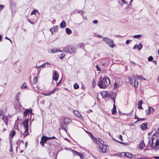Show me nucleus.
<instances>
[{
	"label": "nucleus",
	"mask_w": 159,
	"mask_h": 159,
	"mask_svg": "<svg viewBox=\"0 0 159 159\" xmlns=\"http://www.w3.org/2000/svg\"><path fill=\"white\" fill-rule=\"evenodd\" d=\"M148 144L149 147L152 148L158 149L159 148V137L154 134L152 138L149 139Z\"/></svg>",
	"instance_id": "obj_1"
},
{
	"label": "nucleus",
	"mask_w": 159,
	"mask_h": 159,
	"mask_svg": "<svg viewBox=\"0 0 159 159\" xmlns=\"http://www.w3.org/2000/svg\"><path fill=\"white\" fill-rule=\"evenodd\" d=\"M100 78V80L98 83V85L100 88L105 89L110 84V81L109 79L107 77H104L102 79Z\"/></svg>",
	"instance_id": "obj_2"
},
{
	"label": "nucleus",
	"mask_w": 159,
	"mask_h": 159,
	"mask_svg": "<svg viewBox=\"0 0 159 159\" xmlns=\"http://www.w3.org/2000/svg\"><path fill=\"white\" fill-rule=\"evenodd\" d=\"M104 93H106V95H107H107H109V94L108 92H105ZM116 93L115 92H111L109 93V95L112 98L113 100V101L114 102V105H113V108L112 110L111 111V113L112 114L114 115L116 114V106L115 105V98L116 97Z\"/></svg>",
	"instance_id": "obj_3"
},
{
	"label": "nucleus",
	"mask_w": 159,
	"mask_h": 159,
	"mask_svg": "<svg viewBox=\"0 0 159 159\" xmlns=\"http://www.w3.org/2000/svg\"><path fill=\"white\" fill-rule=\"evenodd\" d=\"M129 79L130 83L135 88H137L139 85V82L136 80L135 78L133 75L129 76Z\"/></svg>",
	"instance_id": "obj_4"
},
{
	"label": "nucleus",
	"mask_w": 159,
	"mask_h": 159,
	"mask_svg": "<svg viewBox=\"0 0 159 159\" xmlns=\"http://www.w3.org/2000/svg\"><path fill=\"white\" fill-rule=\"evenodd\" d=\"M28 122L29 120L28 119H26L25 121H23L22 123L24 128L25 129V134L24 135V137H25L27 135L29 134L28 133Z\"/></svg>",
	"instance_id": "obj_5"
},
{
	"label": "nucleus",
	"mask_w": 159,
	"mask_h": 159,
	"mask_svg": "<svg viewBox=\"0 0 159 159\" xmlns=\"http://www.w3.org/2000/svg\"><path fill=\"white\" fill-rule=\"evenodd\" d=\"M102 40L105 42L108 45L112 48L115 46L114 43L112 40L107 37H102Z\"/></svg>",
	"instance_id": "obj_6"
},
{
	"label": "nucleus",
	"mask_w": 159,
	"mask_h": 159,
	"mask_svg": "<svg viewBox=\"0 0 159 159\" xmlns=\"http://www.w3.org/2000/svg\"><path fill=\"white\" fill-rule=\"evenodd\" d=\"M63 50L64 52L67 53H73L75 51L74 48L69 46L64 48Z\"/></svg>",
	"instance_id": "obj_7"
},
{
	"label": "nucleus",
	"mask_w": 159,
	"mask_h": 159,
	"mask_svg": "<svg viewBox=\"0 0 159 159\" xmlns=\"http://www.w3.org/2000/svg\"><path fill=\"white\" fill-rule=\"evenodd\" d=\"M100 148L101 150V152H107L109 149V148L108 146L103 144L101 145Z\"/></svg>",
	"instance_id": "obj_8"
},
{
	"label": "nucleus",
	"mask_w": 159,
	"mask_h": 159,
	"mask_svg": "<svg viewBox=\"0 0 159 159\" xmlns=\"http://www.w3.org/2000/svg\"><path fill=\"white\" fill-rule=\"evenodd\" d=\"M0 118L2 119L5 121V124L7 125L8 122V117L7 116H4L3 114L1 112L0 113Z\"/></svg>",
	"instance_id": "obj_9"
},
{
	"label": "nucleus",
	"mask_w": 159,
	"mask_h": 159,
	"mask_svg": "<svg viewBox=\"0 0 159 159\" xmlns=\"http://www.w3.org/2000/svg\"><path fill=\"white\" fill-rule=\"evenodd\" d=\"M154 110L153 107H149L148 109L145 111L146 115H149L151 113H152Z\"/></svg>",
	"instance_id": "obj_10"
},
{
	"label": "nucleus",
	"mask_w": 159,
	"mask_h": 159,
	"mask_svg": "<svg viewBox=\"0 0 159 159\" xmlns=\"http://www.w3.org/2000/svg\"><path fill=\"white\" fill-rule=\"evenodd\" d=\"M62 120L63 121L64 123L66 124H68L70 123L71 121L70 118L66 117H63L62 118Z\"/></svg>",
	"instance_id": "obj_11"
},
{
	"label": "nucleus",
	"mask_w": 159,
	"mask_h": 159,
	"mask_svg": "<svg viewBox=\"0 0 159 159\" xmlns=\"http://www.w3.org/2000/svg\"><path fill=\"white\" fill-rule=\"evenodd\" d=\"M58 75L57 73V71L54 70L53 73L52 75L53 79L55 81H57L58 80Z\"/></svg>",
	"instance_id": "obj_12"
},
{
	"label": "nucleus",
	"mask_w": 159,
	"mask_h": 159,
	"mask_svg": "<svg viewBox=\"0 0 159 159\" xmlns=\"http://www.w3.org/2000/svg\"><path fill=\"white\" fill-rule=\"evenodd\" d=\"M120 156H126V157L129 158H133L132 157V155L129 152H122L121 153Z\"/></svg>",
	"instance_id": "obj_13"
},
{
	"label": "nucleus",
	"mask_w": 159,
	"mask_h": 159,
	"mask_svg": "<svg viewBox=\"0 0 159 159\" xmlns=\"http://www.w3.org/2000/svg\"><path fill=\"white\" fill-rule=\"evenodd\" d=\"M32 114V110L31 109H26L24 112V116L26 117L27 115Z\"/></svg>",
	"instance_id": "obj_14"
},
{
	"label": "nucleus",
	"mask_w": 159,
	"mask_h": 159,
	"mask_svg": "<svg viewBox=\"0 0 159 159\" xmlns=\"http://www.w3.org/2000/svg\"><path fill=\"white\" fill-rule=\"evenodd\" d=\"M73 113L74 115H75L76 116L78 117H79L81 118H83L82 115L78 111L76 110H74L73 111Z\"/></svg>",
	"instance_id": "obj_15"
},
{
	"label": "nucleus",
	"mask_w": 159,
	"mask_h": 159,
	"mask_svg": "<svg viewBox=\"0 0 159 159\" xmlns=\"http://www.w3.org/2000/svg\"><path fill=\"white\" fill-rule=\"evenodd\" d=\"M58 29V27L57 26H56L52 27L50 29V31L53 34L54 32H56L57 31Z\"/></svg>",
	"instance_id": "obj_16"
},
{
	"label": "nucleus",
	"mask_w": 159,
	"mask_h": 159,
	"mask_svg": "<svg viewBox=\"0 0 159 159\" xmlns=\"http://www.w3.org/2000/svg\"><path fill=\"white\" fill-rule=\"evenodd\" d=\"M66 124H65V123H64L61 122L60 123V126L61 128L64 130H65L66 132V127L67 125H66Z\"/></svg>",
	"instance_id": "obj_17"
},
{
	"label": "nucleus",
	"mask_w": 159,
	"mask_h": 159,
	"mask_svg": "<svg viewBox=\"0 0 159 159\" xmlns=\"http://www.w3.org/2000/svg\"><path fill=\"white\" fill-rule=\"evenodd\" d=\"M40 66H41L42 68H44L45 67H48L51 66V64L48 62H46L41 65Z\"/></svg>",
	"instance_id": "obj_18"
},
{
	"label": "nucleus",
	"mask_w": 159,
	"mask_h": 159,
	"mask_svg": "<svg viewBox=\"0 0 159 159\" xmlns=\"http://www.w3.org/2000/svg\"><path fill=\"white\" fill-rule=\"evenodd\" d=\"M95 143H97L98 144H101V145L104 143V141H102L101 139L98 138L96 140V141Z\"/></svg>",
	"instance_id": "obj_19"
},
{
	"label": "nucleus",
	"mask_w": 159,
	"mask_h": 159,
	"mask_svg": "<svg viewBox=\"0 0 159 159\" xmlns=\"http://www.w3.org/2000/svg\"><path fill=\"white\" fill-rule=\"evenodd\" d=\"M66 24L64 21H62L60 25V27L61 28H64L66 26Z\"/></svg>",
	"instance_id": "obj_20"
},
{
	"label": "nucleus",
	"mask_w": 159,
	"mask_h": 159,
	"mask_svg": "<svg viewBox=\"0 0 159 159\" xmlns=\"http://www.w3.org/2000/svg\"><path fill=\"white\" fill-rule=\"evenodd\" d=\"M63 51L61 50H59L58 49H57V48L54 49H53L51 50V53H55L58 52H62Z\"/></svg>",
	"instance_id": "obj_21"
},
{
	"label": "nucleus",
	"mask_w": 159,
	"mask_h": 159,
	"mask_svg": "<svg viewBox=\"0 0 159 159\" xmlns=\"http://www.w3.org/2000/svg\"><path fill=\"white\" fill-rule=\"evenodd\" d=\"M49 139V137H47L46 136H43L41 138V140H42L44 142H45L47 141Z\"/></svg>",
	"instance_id": "obj_22"
},
{
	"label": "nucleus",
	"mask_w": 159,
	"mask_h": 159,
	"mask_svg": "<svg viewBox=\"0 0 159 159\" xmlns=\"http://www.w3.org/2000/svg\"><path fill=\"white\" fill-rule=\"evenodd\" d=\"M147 126V124L146 123H144L141 125V127L143 130L146 129Z\"/></svg>",
	"instance_id": "obj_23"
},
{
	"label": "nucleus",
	"mask_w": 159,
	"mask_h": 159,
	"mask_svg": "<svg viewBox=\"0 0 159 159\" xmlns=\"http://www.w3.org/2000/svg\"><path fill=\"white\" fill-rule=\"evenodd\" d=\"M120 86L119 84L116 82H115L113 85V87L114 89H116Z\"/></svg>",
	"instance_id": "obj_24"
},
{
	"label": "nucleus",
	"mask_w": 159,
	"mask_h": 159,
	"mask_svg": "<svg viewBox=\"0 0 159 159\" xmlns=\"http://www.w3.org/2000/svg\"><path fill=\"white\" fill-rule=\"evenodd\" d=\"M145 147V144L144 143H140L139 146V148L140 149H143Z\"/></svg>",
	"instance_id": "obj_25"
},
{
	"label": "nucleus",
	"mask_w": 159,
	"mask_h": 159,
	"mask_svg": "<svg viewBox=\"0 0 159 159\" xmlns=\"http://www.w3.org/2000/svg\"><path fill=\"white\" fill-rule=\"evenodd\" d=\"M89 133L90 135L91 139L92 140V141L94 142H95L97 139L94 136L92 135L89 132Z\"/></svg>",
	"instance_id": "obj_26"
},
{
	"label": "nucleus",
	"mask_w": 159,
	"mask_h": 159,
	"mask_svg": "<svg viewBox=\"0 0 159 159\" xmlns=\"http://www.w3.org/2000/svg\"><path fill=\"white\" fill-rule=\"evenodd\" d=\"M59 89L58 88H56L54 89L53 90L50 92L51 94H54L55 92H57L59 90Z\"/></svg>",
	"instance_id": "obj_27"
},
{
	"label": "nucleus",
	"mask_w": 159,
	"mask_h": 159,
	"mask_svg": "<svg viewBox=\"0 0 159 159\" xmlns=\"http://www.w3.org/2000/svg\"><path fill=\"white\" fill-rule=\"evenodd\" d=\"M142 102L141 100L139 101V102L138 103V108L139 109H142Z\"/></svg>",
	"instance_id": "obj_28"
},
{
	"label": "nucleus",
	"mask_w": 159,
	"mask_h": 159,
	"mask_svg": "<svg viewBox=\"0 0 159 159\" xmlns=\"http://www.w3.org/2000/svg\"><path fill=\"white\" fill-rule=\"evenodd\" d=\"M137 75V77L139 79V80H146V79L144 78V77H143L142 76V75Z\"/></svg>",
	"instance_id": "obj_29"
},
{
	"label": "nucleus",
	"mask_w": 159,
	"mask_h": 159,
	"mask_svg": "<svg viewBox=\"0 0 159 159\" xmlns=\"http://www.w3.org/2000/svg\"><path fill=\"white\" fill-rule=\"evenodd\" d=\"M66 33L68 34H70L72 33L71 30L69 28H66Z\"/></svg>",
	"instance_id": "obj_30"
},
{
	"label": "nucleus",
	"mask_w": 159,
	"mask_h": 159,
	"mask_svg": "<svg viewBox=\"0 0 159 159\" xmlns=\"http://www.w3.org/2000/svg\"><path fill=\"white\" fill-rule=\"evenodd\" d=\"M27 88V85L25 83H24L21 86L20 88L21 89Z\"/></svg>",
	"instance_id": "obj_31"
},
{
	"label": "nucleus",
	"mask_w": 159,
	"mask_h": 159,
	"mask_svg": "<svg viewBox=\"0 0 159 159\" xmlns=\"http://www.w3.org/2000/svg\"><path fill=\"white\" fill-rule=\"evenodd\" d=\"M141 37V35L140 34H138L137 35H134L133 36L134 38H136L138 39H140Z\"/></svg>",
	"instance_id": "obj_32"
},
{
	"label": "nucleus",
	"mask_w": 159,
	"mask_h": 159,
	"mask_svg": "<svg viewBox=\"0 0 159 159\" xmlns=\"http://www.w3.org/2000/svg\"><path fill=\"white\" fill-rule=\"evenodd\" d=\"M15 134L16 131L15 130H13L12 131L11 133L10 134V135L12 138H13Z\"/></svg>",
	"instance_id": "obj_33"
},
{
	"label": "nucleus",
	"mask_w": 159,
	"mask_h": 159,
	"mask_svg": "<svg viewBox=\"0 0 159 159\" xmlns=\"http://www.w3.org/2000/svg\"><path fill=\"white\" fill-rule=\"evenodd\" d=\"M74 88L75 89H77L79 88V85L77 83H75L74 84Z\"/></svg>",
	"instance_id": "obj_34"
},
{
	"label": "nucleus",
	"mask_w": 159,
	"mask_h": 159,
	"mask_svg": "<svg viewBox=\"0 0 159 159\" xmlns=\"http://www.w3.org/2000/svg\"><path fill=\"white\" fill-rule=\"evenodd\" d=\"M142 48V45L140 43L138 46L137 45V48L139 50H140Z\"/></svg>",
	"instance_id": "obj_35"
},
{
	"label": "nucleus",
	"mask_w": 159,
	"mask_h": 159,
	"mask_svg": "<svg viewBox=\"0 0 159 159\" xmlns=\"http://www.w3.org/2000/svg\"><path fill=\"white\" fill-rule=\"evenodd\" d=\"M10 152H12L13 151L12 149V143L10 142Z\"/></svg>",
	"instance_id": "obj_36"
},
{
	"label": "nucleus",
	"mask_w": 159,
	"mask_h": 159,
	"mask_svg": "<svg viewBox=\"0 0 159 159\" xmlns=\"http://www.w3.org/2000/svg\"><path fill=\"white\" fill-rule=\"evenodd\" d=\"M36 12H38V11L37 10L34 9L32 11V12H31V15H33V14H35V13Z\"/></svg>",
	"instance_id": "obj_37"
},
{
	"label": "nucleus",
	"mask_w": 159,
	"mask_h": 159,
	"mask_svg": "<svg viewBox=\"0 0 159 159\" xmlns=\"http://www.w3.org/2000/svg\"><path fill=\"white\" fill-rule=\"evenodd\" d=\"M71 152H72L73 154L74 155H76V153H77V151L75 150H71Z\"/></svg>",
	"instance_id": "obj_38"
},
{
	"label": "nucleus",
	"mask_w": 159,
	"mask_h": 159,
	"mask_svg": "<svg viewBox=\"0 0 159 159\" xmlns=\"http://www.w3.org/2000/svg\"><path fill=\"white\" fill-rule=\"evenodd\" d=\"M153 59V58L152 56H149L148 58V60L149 61H151Z\"/></svg>",
	"instance_id": "obj_39"
},
{
	"label": "nucleus",
	"mask_w": 159,
	"mask_h": 159,
	"mask_svg": "<svg viewBox=\"0 0 159 159\" xmlns=\"http://www.w3.org/2000/svg\"><path fill=\"white\" fill-rule=\"evenodd\" d=\"M37 78L36 77H35L33 80V82L35 84L37 81Z\"/></svg>",
	"instance_id": "obj_40"
},
{
	"label": "nucleus",
	"mask_w": 159,
	"mask_h": 159,
	"mask_svg": "<svg viewBox=\"0 0 159 159\" xmlns=\"http://www.w3.org/2000/svg\"><path fill=\"white\" fill-rule=\"evenodd\" d=\"M65 56V55L64 53H62L61 55L60 58L62 59Z\"/></svg>",
	"instance_id": "obj_41"
},
{
	"label": "nucleus",
	"mask_w": 159,
	"mask_h": 159,
	"mask_svg": "<svg viewBox=\"0 0 159 159\" xmlns=\"http://www.w3.org/2000/svg\"><path fill=\"white\" fill-rule=\"evenodd\" d=\"M4 7V6L2 5H0V11L2 10Z\"/></svg>",
	"instance_id": "obj_42"
},
{
	"label": "nucleus",
	"mask_w": 159,
	"mask_h": 159,
	"mask_svg": "<svg viewBox=\"0 0 159 159\" xmlns=\"http://www.w3.org/2000/svg\"><path fill=\"white\" fill-rule=\"evenodd\" d=\"M43 94L44 96H50L51 95L50 92L47 93H43Z\"/></svg>",
	"instance_id": "obj_43"
},
{
	"label": "nucleus",
	"mask_w": 159,
	"mask_h": 159,
	"mask_svg": "<svg viewBox=\"0 0 159 159\" xmlns=\"http://www.w3.org/2000/svg\"><path fill=\"white\" fill-rule=\"evenodd\" d=\"M131 41V40H127L126 41V43L127 44H129Z\"/></svg>",
	"instance_id": "obj_44"
},
{
	"label": "nucleus",
	"mask_w": 159,
	"mask_h": 159,
	"mask_svg": "<svg viewBox=\"0 0 159 159\" xmlns=\"http://www.w3.org/2000/svg\"><path fill=\"white\" fill-rule=\"evenodd\" d=\"M78 13H79L81 15H82L84 13V12L82 11H80L77 12Z\"/></svg>",
	"instance_id": "obj_45"
},
{
	"label": "nucleus",
	"mask_w": 159,
	"mask_h": 159,
	"mask_svg": "<svg viewBox=\"0 0 159 159\" xmlns=\"http://www.w3.org/2000/svg\"><path fill=\"white\" fill-rule=\"evenodd\" d=\"M75 155H76L77 156H79L80 157V158L81 159H82V155L79 152H77V153H76V154Z\"/></svg>",
	"instance_id": "obj_46"
},
{
	"label": "nucleus",
	"mask_w": 159,
	"mask_h": 159,
	"mask_svg": "<svg viewBox=\"0 0 159 159\" xmlns=\"http://www.w3.org/2000/svg\"><path fill=\"white\" fill-rule=\"evenodd\" d=\"M96 67L97 69V70H98V71H101V69H100V68H99V66L98 65H97L96 66Z\"/></svg>",
	"instance_id": "obj_47"
},
{
	"label": "nucleus",
	"mask_w": 159,
	"mask_h": 159,
	"mask_svg": "<svg viewBox=\"0 0 159 159\" xmlns=\"http://www.w3.org/2000/svg\"><path fill=\"white\" fill-rule=\"evenodd\" d=\"M44 142H43V141H42L41 140L40 142V143L42 145V146L43 147L44 146Z\"/></svg>",
	"instance_id": "obj_48"
},
{
	"label": "nucleus",
	"mask_w": 159,
	"mask_h": 159,
	"mask_svg": "<svg viewBox=\"0 0 159 159\" xmlns=\"http://www.w3.org/2000/svg\"><path fill=\"white\" fill-rule=\"evenodd\" d=\"M136 159H148V158H145V157H140L137 158Z\"/></svg>",
	"instance_id": "obj_49"
},
{
	"label": "nucleus",
	"mask_w": 159,
	"mask_h": 159,
	"mask_svg": "<svg viewBox=\"0 0 159 159\" xmlns=\"http://www.w3.org/2000/svg\"><path fill=\"white\" fill-rule=\"evenodd\" d=\"M94 24H97L98 23V21L97 20H94L93 21Z\"/></svg>",
	"instance_id": "obj_50"
},
{
	"label": "nucleus",
	"mask_w": 159,
	"mask_h": 159,
	"mask_svg": "<svg viewBox=\"0 0 159 159\" xmlns=\"http://www.w3.org/2000/svg\"><path fill=\"white\" fill-rule=\"evenodd\" d=\"M122 1V3H123V4H127V2H126L125 0H121Z\"/></svg>",
	"instance_id": "obj_51"
},
{
	"label": "nucleus",
	"mask_w": 159,
	"mask_h": 159,
	"mask_svg": "<svg viewBox=\"0 0 159 159\" xmlns=\"http://www.w3.org/2000/svg\"><path fill=\"white\" fill-rule=\"evenodd\" d=\"M28 21L30 23H31V24H33V25H34V22H32V21H31V20H30V19H29V20H28Z\"/></svg>",
	"instance_id": "obj_52"
},
{
	"label": "nucleus",
	"mask_w": 159,
	"mask_h": 159,
	"mask_svg": "<svg viewBox=\"0 0 159 159\" xmlns=\"http://www.w3.org/2000/svg\"><path fill=\"white\" fill-rule=\"evenodd\" d=\"M79 46H80V48H81L82 47H83V46H84V43H80L79 44Z\"/></svg>",
	"instance_id": "obj_53"
},
{
	"label": "nucleus",
	"mask_w": 159,
	"mask_h": 159,
	"mask_svg": "<svg viewBox=\"0 0 159 159\" xmlns=\"http://www.w3.org/2000/svg\"><path fill=\"white\" fill-rule=\"evenodd\" d=\"M119 138L120 139L121 141H122V136L120 135L119 136Z\"/></svg>",
	"instance_id": "obj_54"
},
{
	"label": "nucleus",
	"mask_w": 159,
	"mask_h": 159,
	"mask_svg": "<svg viewBox=\"0 0 159 159\" xmlns=\"http://www.w3.org/2000/svg\"><path fill=\"white\" fill-rule=\"evenodd\" d=\"M65 149L68 151H71V150H72V149H71L70 148H65Z\"/></svg>",
	"instance_id": "obj_55"
},
{
	"label": "nucleus",
	"mask_w": 159,
	"mask_h": 159,
	"mask_svg": "<svg viewBox=\"0 0 159 159\" xmlns=\"http://www.w3.org/2000/svg\"><path fill=\"white\" fill-rule=\"evenodd\" d=\"M137 48V44H135L133 47V48L134 49H135Z\"/></svg>",
	"instance_id": "obj_56"
},
{
	"label": "nucleus",
	"mask_w": 159,
	"mask_h": 159,
	"mask_svg": "<svg viewBox=\"0 0 159 159\" xmlns=\"http://www.w3.org/2000/svg\"><path fill=\"white\" fill-rule=\"evenodd\" d=\"M5 39H7L9 40L10 41V42H11V43H12V41L9 38H8L7 37H5Z\"/></svg>",
	"instance_id": "obj_57"
},
{
	"label": "nucleus",
	"mask_w": 159,
	"mask_h": 159,
	"mask_svg": "<svg viewBox=\"0 0 159 159\" xmlns=\"http://www.w3.org/2000/svg\"><path fill=\"white\" fill-rule=\"evenodd\" d=\"M145 120V119L144 118H139V119L138 120V121H139V120Z\"/></svg>",
	"instance_id": "obj_58"
},
{
	"label": "nucleus",
	"mask_w": 159,
	"mask_h": 159,
	"mask_svg": "<svg viewBox=\"0 0 159 159\" xmlns=\"http://www.w3.org/2000/svg\"><path fill=\"white\" fill-rule=\"evenodd\" d=\"M61 80H61L58 82L57 83V86L58 85L60 84Z\"/></svg>",
	"instance_id": "obj_59"
},
{
	"label": "nucleus",
	"mask_w": 159,
	"mask_h": 159,
	"mask_svg": "<svg viewBox=\"0 0 159 159\" xmlns=\"http://www.w3.org/2000/svg\"><path fill=\"white\" fill-rule=\"evenodd\" d=\"M41 67H42L40 66H37L36 67V68L37 69H39Z\"/></svg>",
	"instance_id": "obj_60"
},
{
	"label": "nucleus",
	"mask_w": 159,
	"mask_h": 159,
	"mask_svg": "<svg viewBox=\"0 0 159 159\" xmlns=\"http://www.w3.org/2000/svg\"><path fill=\"white\" fill-rule=\"evenodd\" d=\"M92 84H93V86H94V84H96V83L95 82V81L94 80H93V81L92 82Z\"/></svg>",
	"instance_id": "obj_61"
},
{
	"label": "nucleus",
	"mask_w": 159,
	"mask_h": 159,
	"mask_svg": "<svg viewBox=\"0 0 159 159\" xmlns=\"http://www.w3.org/2000/svg\"><path fill=\"white\" fill-rule=\"evenodd\" d=\"M114 140H115V141H117V142H119L120 143H121V144H124V143L123 142H119V141H117L116 139H114Z\"/></svg>",
	"instance_id": "obj_62"
},
{
	"label": "nucleus",
	"mask_w": 159,
	"mask_h": 159,
	"mask_svg": "<svg viewBox=\"0 0 159 159\" xmlns=\"http://www.w3.org/2000/svg\"><path fill=\"white\" fill-rule=\"evenodd\" d=\"M134 0H131L130 2V3L129 4V5H130V6H131V4L132 3V2H133V1Z\"/></svg>",
	"instance_id": "obj_63"
},
{
	"label": "nucleus",
	"mask_w": 159,
	"mask_h": 159,
	"mask_svg": "<svg viewBox=\"0 0 159 159\" xmlns=\"http://www.w3.org/2000/svg\"><path fill=\"white\" fill-rule=\"evenodd\" d=\"M155 157L156 159H159V157Z\"/></svg>",
	"instance_id": "obj_64"
}]
</instances>
